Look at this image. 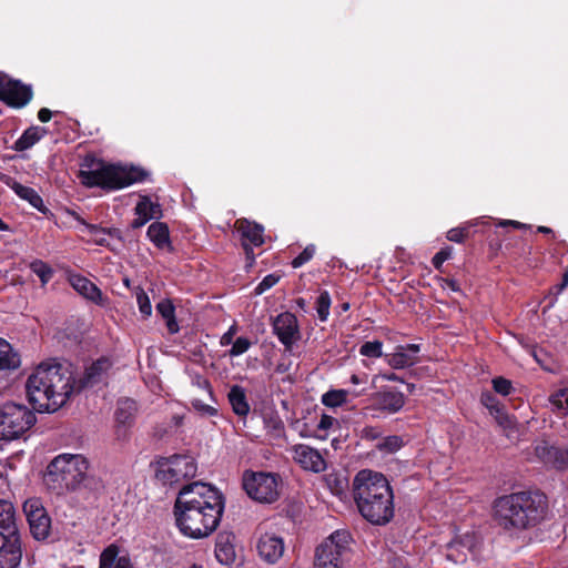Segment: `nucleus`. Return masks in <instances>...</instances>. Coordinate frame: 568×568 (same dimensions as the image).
Masks as SVG:
<instances>
[{
	"mask_svg": "<svg viewBox=\"0 0 568 568\" xmlns=\"http://www.w3.org/2000/svg\"><path fill=\"white\" fill-rule=\"evenodd\" d=\"M110 367L108 358H99L77 379L71 364L57 359L43 362L28 377L26 389L29 402L40 413L57 412L71 396L100 383Z\"/></svg>",
	"mask_w": 568,
	"mask_h": 568,
	"instance_id": "f257e3e1",
	"label": "nucleus"
},
{
	"mask_svg": "<svg viewBox=\"0 0 568 568\" xmlns=\"http://www.w3.org/2000/svg\"><path fill=\"white\" fill-rule=\"evenodd\" d=\"M223 510V495L202 481L184 485L174 504L176 526L193 539L210 536L220 525Z\"/></svg>",
	"mask_w": 568,
	"mask_h": 568,
	"instance_id": "f03ea898",
	"label": "nucleus"
},
{
	"mask_svg": "<svg viewBox=\"0 0 568 568\" xmlns=\"http://www.w3.org/2000/svg\"><path fill=\"white\" fill-rule=\"evenodd\" d=\"M493 510L501 529L517 532L532 528L546 518L548 499L539 490L511 493L496 498Z\"/></svg>",
	"mask_w": 568,
	"mask_h": 568,
	"instance_id": "7ed1b4c3",
	"label": "nucleus"
},
{
	"mask_svg": "<svg viewBox=\"0 0 568 568\" xmlns=\"http://www.w3.org/2000/svg\"><path fill=\"white\" fill-rule=\"evenodd\" d=\"M354 499L361 515L374 525H385L394 516L393 491L382 473L361 470L353 481Z\"/></svg>",
	"mask_w": 568,
	"mask_h": 568,
	"instance_id": "20e7f679",
	"label": "nucleus"
},
{
	"mask_svg": "<svg viewBox=\"0 0 568 568\" xmlns=\"http://www.w3.org/2000/svg\"><path fill=\"white\" fill-rule=\"evenodd\" d=\"M82 183L87 186H99L108 190H120L133 183L146 180L149 173L136 166L103 165L99 169L81 171Z\"/></svg>",
	"mask_w": 568,
	"mask_h": 568,
	"instance_id": "39448f33",
	"label": "nucleus"
},
{
	"mask_svg": "<svg viewBox=\"0 0 568 568\" xmlns=\"http://www.w3.org/2000/svg\"><path fill=\"white\" fill-rule=\"evenodd\" d=\"M352 540L347 530L332 532L317 546L314 568H344L349 559Z\"/></svg>",
	"mask_w": 568,
	"mask_h": 568,
	"instance_id": "423d86ee",
	"label": "nucleus"
},
{
	"mask_svg": "<svg viewBox=\"0 0 568 568\" xmlns=\"http://www.w3.org/2000/svg\"><path fill=\"white\" fill-rule=\"evenodd\" d=\"M34 413L24 405L6 403L0 406V440L22 436L36 423Z\"/></svg>",
	"mask_w": 568,
	"mask_h": 568,
	"instance_id": "0eeeda50",
	"label": "nucleus"
},
{
	"mask_svg": "<svg viewBox=\"0 0 568 568\" xmlns=\"http://www.w3.org/2000/svg\"><path fill=\"white\" fill-rule=\"evenodd\" d=\"M242 481L246 494L258 503L272 504L278 498L281 478L277 474L245 471Z\"/></svg>",
	"mask_w": 568,
	"mask_h": 568,
	"instance_id": "6e6552de",
	"label": "nucleus"
},
{
	"mask_svg": "<svg viewBox=\"0 0 568 568\" xmlns=\"http://www.w3.org/2000/svg\"><path fill=\"white\" fill-rule=\"evenodd\" d=\"M405 395L396 389H383L373 394L368 404L364 407L373 417L393 415L398 413L405 405Z\"/></svg>",
	"mask_w": 568,
	"mask_h": 568,
	"instance_id": "1a4fd4ad",
	"label": "nucleus"
},
{
	"mask_svg": "<svg viewBox=\"0 0 568 568\" xmlns=\"http://www.w3.org/2000/svg\"><path fill=\"white\" fill-rule=\"evenodd\" d=\"M23 511L28 519L30 531L38 540L49 536L51 520L39 498H29L23 504Z\"/></svg>",
	"mask_w": 568,
	"mask_h": 568,
	"instance_id": "9d476101",
	"label": "nucleus"
},
{
	"mask_svg": "<svg viewBox=\"0 0 568 568\" xmlns=\"http://www.w3.org/2000/svg\"><path fill=\"white\" fill-rule=\"evenodd\" d=\"M272 328L287 352H291L293 345L301 338L297 318L290 312L275 316L272 322Z\"/></svg>",
	"mask_w": 568,
	"mask_h": 568,
	"instance_id": "9b49d317",
	"label": "nucleus"
},
{
	"mask_svg": "<svg viewBox=\"0 0 568 568\" xmlns=\"http://www.w3.org/2000/svg\"><path fill=\"white\" fill-rule=\"evenodd\" d=\"M235 229L241 235L242 246L250 263L255 261L253 247L261 246L264 243L263 225L252 222L247 219H239L235 222Z\"/></svg>",
	"mask_w": 568,
	"mask_h": 568,
	"instance_id": "f8f14e48",
	"label": "nucleus"
},
{
	"mask_svg": "<svg viewBox=\"0 0 568 568\" xmlns=\"http://www.w3.org/2000/svg\"><path fill=\"white\" fill-rule=\"evenodd\" d=\"M32 95L30 85L19 80H6L0 77V100L7 105L16 109L23 108L31 101Z\"/></svg>",
	"mask_w": 568,
	"mask_h": 568,
	"instance_id": "ddd939ff",
	"label": "nucleus"
},
{
	"mask_svg": "<svg viewBox=\"0 0 568 568\" xmlns=\"http://www.w3.org/2000/svg\"><path fill=\"white\" fill-rule=\"evenodd\" d=\"M155 478L164 486L180 485L196 476V464H159Z\"/></svg>",
	"mask_w": 568,
	"mask_h": 568,
	"instance_id": "4468645a",
	"label": "nucleus"
},
{
	"mask_svg": "<svg viewBox=\"0 0 568 568\" xmlns=\"http://www.w3.org/2000/svg\"><path fill=\"white\" fill-rule=\"evenodd\" d=\"M419 352V344L397 345L394 353L386 354L384 357L392 368L404 369L412 367L419 362L417 356Z\"/></svg>",
	"mask_w": 568,
	"mask_h": 568,
	"instance_id": "2eb2a0df",
	"label": "nucleus"
},
{
	"mask_svg": "<svg viewBox=\"0 0 568 568\" xmlns=\"http://www.w3.org/2000/svg\"><path fill=\"white\" fill-rule=\"evenodd\" d=\"M135 219L131 222L132 229H140L153 219L162 217V209L158 202L151 201L148 195H141L134 207Z\"/></svg>",
	"mask_w": 568,
	"mask_h": 568,
	"instance_id": "dca6fc26",
	"label": "nucleus"
},
{
	"mask_svg": "<svg viewBox=\"0 0 568 568\" xmlns=\"http://www.w3.org/2000/svg\"><path fill=\"white\" fill-rule=\"evenodd\" d=\"M258 555L268 564H275L284 554L283 539L274 534H264L257 542Z\"/></svg>",
	"mask_w": 568,
	"mask_h": 568,
	"instance_id": "f3484780",
	"label": "nucleus"
},
{
	"mask_svg": "<svg viewBox=\"0 0 568 568\" xmlns=\"http://www.w3.org/2000/svg\"><path fill=\"white\" fill-rule=\"evenodd\" d=\"M235 536L231 532H220L216 537L215 557L222 565L234 564L236 555L234 548Z\"/></svg>",
	"mask_w": 568,
	"mask_h": 568,
	"instance_id": "a211bd4d",
	"label": "nucleus"
},
{
	"mask_svg": "<svg viewBox=\"0 0 568 568\" xmlns=\"http://www.w3.org/2000/svg\"><path fill=\"white\" fill-rule=\"evenodd\" d=\"M0 568H17L21 561L20 538H2Z\"/></svg>",
	"mask_w": 568,
	"mask_h": 568,
	"instance_id": "6ab92c4d",
	"label": "nucleus"
},
{
	"mask_svg": "<svg viewBox=\"0 0 568 568\" xmlns=\"http://www.w3.org/2000/svg\"><path fill=\"white\" fill-rule=\"evenodd\" d=\"M4 183L22 200L30 203L32 207L38 210L41 213H45L48 209L43 204L42 197L39 195V193L30 187L22 185L21 183L17 182L12 178H7Z\"/></svg>",
	"mask_w": 568,
	"mask_h": 568,
	"instance_id": "aec40b11",
	"label": "nucleus"
},
{
	"mask_svg": "<svg viewBox=\"0 0 568 568\" xmlns=\"http://www.w3.org/2000/svg\"><path fill=\"white\" fill-rule=\"evenodd\" d=\"M0 535L2 538H20L14 518V507L7 500H0Z\"/></svg>",
	"mask_w": 568,
	"mask_h": 568,
	"instance_id": "412c9836",
	"label": "nucleus"
},
{
	"mask_svg": "<svg viewBox=\"0 0 568 568\" xmlns=\"http://www.w3.org/2000/svg\"><path fill=\"white\" fill-rule=\"evenodd\" d=\"M474 547V537L465 535L458 540H453L446 545V558L455 564H463L467 559V551Z\"/></svg>",
	"mask_w": 568,
	"mask_h": 568,
	"instance_id": "4be33fe9",
	"label": "nucleus"
},
{
	"mask_svg": "<svg viewBox=\"0 0 568 568\" xmlns=\"http://www.w3.org/2000/svg\"><path fill=\"white\" fill-rule=\"evenodd\" d=\"M62 476L65 479L61 483V493L79 488L87 479L79 464H62Z\"/></svg>",
	"mask_w": 568,
	"mask_h": 568,
	"instance_id": "5701e85b",
	"label": "nucleus"
},
{
	"mask_svg": "<svg viewBox=\"0 0 568 568\" xmlns=\"http://www.w3.org/2000/svg\"><path fill=\"white\" fill-rule=\"evenodd\" d=\"M535 453L540 462H568V448L564 449L547 440L539 442L535 447Z\"/></svg>",
	"mask_w": 568,
	"mask_h": 568,
	"instance_id": "b1692460",
	"label": "nucleus"
},
{
	"mask_svg": "<svg viewBox=\"0 0 568 568\" xmlns=\"http://www.w3.org/2000/svg\"><path fill=\"white\" fill-rule=\"evenodd\" d=\"M73 288L85 298L92 301L97 305L104 304V297L100 288L90 280L83 276H77L72 280Z\"/></svg>",
	"mask_w": 568,
	"mask_h": 568,
	"instance_id": "393cba45",
	"label": "nucleus"
},
{
	"mask_svg": "<svg viewBox=\"0 0 568 568\" xmlns=\"http://www.w3.org/2000/svg\"><path fill=\"white\" fill-rule=\"evenodd\" d=\"M99 568H133L128 557H119L115 545L108 546L100 555Z\"/></svg>",
	"mask_w": 568,
	"mask_h": 568,
	"instance_id": "a878e982",
	"label": "nucleus"
},
{
	"mask_svg": "<svg viewBox=\"0 0 568 568\" xmlns=\"http://www.w3.org/2000/svg\"><path fill=\"white\" fill-rule=\"evenodd\" d=\"M136 409L135 400L131 398L120 399L114 414L118 426L130 427L134 422Z\"/></svg>",
	"mask_w": 568,
	"mask_h": 568,
	"instance_id": "bb28decb",
	"label": "nucleus"
},
{
	"mask_svg": "<svg viewBox=\"0 0 568 568\" xmlns=\"http://www.w3.org/2000/svg\"><path fill=\"white\" fill-rule=\"evenodd\" d=\"M227 399L237 416L245 417L250 413V404L242 386L233 385L229 390Z\"/></svg>",
	"mask_w": 568,
	"mask_h": 568,
	"instance_id": "cd10ccee",
	"label": "nucleus"
},
{
	"mask_svg": "<svg viewBox=\"0 0 568 568\" xmlns=\"http://www.w3.org/2000/svg\"><path fill=\"white\" fill-rule=\"evenodd\" d=\"M20 366V356L12 346L3 338H0V372L14 371Z\"/></svg>",
	"mask_w": 568,
	"mask_h": 568,
	"instance_id": "c85d7f7f",
	"label": "nucleus"
},
{
	"mask_svg": "<svg viewBox=\"0 0 568 568\" xmlns=\"http://www.w3.org/2000/svg\"><path fill=\"white\" fill-rule=\"evenodd\" d=\"M47 133V130L41 126H30L22 135L14 142L13 149L16 151H26L39 142Z\"/></svg>",
	"mask_w": 568,
	"mask_h": 568,
	"instance_id": "c756f323",
	"label": "nucleus"
},
{
	"mask_svg": "<svg viewBox=\"0 0 568 568\" xmlns=\"http://www.w3.org/2000/svg\"><path fill=\"white\" fill-rule=\"evenodd\" d=\"M146 236L158 248L170 246V233L165 223L153 222L148 227Z\"/></svg>",
	"mask_w": 568,
	"mask_h": 568,
	"instance_id": "7c9ffc66",
	"label": "nucleus"
},
{
	"mask_svg": "<svg viewBox=\"0 0 568 568\" xmlns=\"http://www.w3.org/2000/svg\"><path fill=\"white\" fill-rule=\"evenodd\" d=\"M156 312L162 316L165 321L168 331L171 334H175L179 332L180 327L178 321L175 318V307L171 300H162L155 306Z\"/></svg>",
	"mask_w": 568,
	"mask_h": 568,
	"instance_id": "2f4dec72",
	"label": "nucleus"
},
{
	"mask_svg": "<svg viewBox=\"0 0 568 568\" xmlns=\"http://www.w3.org/2000/svg\"><path fill=\"white\" fill-rule=\"evenodd\" d=\"M64 479L62 476V464H48L43 473V483L48 489L61 494V483Z\"/></svg>",
	"mask_w": 568,
	"mask_h": 568,
	"instance_id": "473e14b6",
	"label": "nucleus"
},
{
	"mask_svg": "<svg viewBox=\"0 0 568 568\" xmlns=\"http://www.w3.org/2000/svg\"><path fill=\"white\" fill-rule=\"evenodd\" d=\"M324 480L331 493L336 496L343 495L348 487V477L345 469L326 474Z\"/></svg>",
	"mask_w": 568,
	"mask_h": 568,
	"instance_id": "72a5a7b5",
	"label": "nucleus"
},
{
	"mask_svg": "<svg viewBox=\"0 0 568 568\" xmlns=\"http://www.w3.org/2000/svg\"><path fill=\"white\" fill-rule=\"evenodd\" d=\"M348 394L346 389H332L322 396V403L327 407L342 406L347 402Z\"/></svg>",
	"mask_w": 568,
	"mask_h": 568,
	"instance_id": "f704fd0d",
	"label": "nucleus"
},
{
	"mask_svg": "<svg viewBox=\"0 0 568 568\" xmlns=\"http://www.w3.org/2000/svg\"><path fill=\"white\" fill-rule=\"evenodd\" d=\"M30 270L40 278L42 285L49 283L54 273L52 267L42 260L32 261Z\"/></svg>",
	"mask_w": 568,
	"mask_h": 568,
	"instance_id": "c9c22d12",
	"label": "nucleus"
},
{
	"mask_svg": "<svg viewBox=\"0 0 568 568\" xmlns=\"http://www.w3.org/2000/svg\"><path fill=\"white\" fill-rule=\"evenodd\" d=\"M359 354L369 358H379L383 356V343L381 341H367L359 347Z\"/></svg>",
	"mask_w": 568,
	"mask_h": 568,
	"instance_id": "e433bc0d",
	"label": "nucleus"
},
{
	"mask_svg": "<svg viewBox=\"0 0 568 568\" xmlns=\"http://www.w3.org/2000/svg\"><path fill=\"white\" fill-rule=\"evenodd\" d=\"M331 308V295L327 291H322L316 298V312L318 318L325 322L328 318Z\"/></svg>",
	"mask_w": 568,
	"mask_h": 568,
	"instance_id": "4c0bfd02",
	"label": "nucleus"
},
{
	"mask_svg": "<svg viewBox=\"0 0 568 568\" xmlns=\"http://www.w3.org/2000/svg\"><path fill=\"white\" fill-rule=\"evenodd\" d=\"M404 445L403 438L397 435L387 436L384 439H382L376 447L385 453H395L399 450Z\"/></svg>",
	"mask_w": 568,
	"mask_h": 568,
	"instance_id": "58836bf2",
	"label": "nucleus"
},
{
	"mask_svg": "<svg viewBox=\"0 0 568 568\" xmlns=\"http://www.w3.org/2000/svg\"><path fill=\"white\" fill-rule=\"evenodd\" d=\"M136 303L139 306V311L143 317L146 318V317L151 316V314H152L151 301H150L148 294L142 288H139V291L136 292Z\"/></svg>",
	"mask_w": 568,
	"mask_h": 568,
	"instance_id": "ea45409f",
	"label": "nucleus"
},
{
	"mask_svg": "<svg viewBox=\"0 0 568 568\" xmlns=\"http://www.w3.org/2000/svg\"><path fill=\"white\" fill-rule=\"evenodd\" d=\"M251 345L252 343L248 338L240 336L232 343V347L229 351V354L231 357H237L247 352Z\"/></svg>",
	"mask_w": 568,
	"mask_h": 568,
	"instance_id": "a19ab883",
	"label": "nucleus"
},
{
	"mask_svg": "<svg viewBox=\"0 0 568 568\" xmlns=\"http://www.w3.org/2000/svg\"><path fill=\"white\" fill-rule=\"evenodd\" d=\"M336 423H337V420L334 417L326 415V414H322L320 422L317 424L316 436L318 438H325L327 436V432Z\"/></svg>",
	"mask_w": 568,
	"mask_h": 568,
	"instance_id": "79ce46f5",
	"label": "nucleus"
},
{
	"mask_svg": "<svg viewBox=\"0 0 568 568\" xmlns=\"http://www.w3.org/2000/svg\"><path fill=\"white\" fill-rule=\"evenodd\" d=\"M480 402L486 408L489 409L491 415L504 408L499 400L490 392L483 393L480 396Z\"/></svg>",
	"mask_w": 568,
	"mask_h": 568,
	"instance_id": "37998d69",
	"label": "nucleus"
},
{
	"mask_svg": "<svg viewBox=\"0 0 568 568\" xmlns=\"http://www.w3.org/2000/svg\"><path fill=\"white\" fill-rule=\"evenodd\" d=\"M550 402L559 415L567 414L568 396L564 390H560L552 395Z\"/></svg>",
	"mask_w": 568,
	"mask_h": 568,
	"instance_id": "c03bdc74",
	"label": "nucleus"
},
{
	"mask_svg": "<svg viewBox=\"0 0 568 568\" xmlns=\"http://www.w3.org/2000/svg\"><path fill=\"white\" fill-rule=\"evenodd\" d=\"M315 254V245H307L295 258L292 261V266L294 268H298L303 266L305 263L311 261Z\"/></svg>",
	"mask_w": 568,
	"mask_h": 568,
	"instance_id": "a18cd8bd",
	"label": "nucleus"
},
{
	"mask_svg": "<svg viewBox=\"0 0 568 568\" xmlns=\"http://www.w3.org/2000/svg\"><path fill=\"white\" fill-rule=\"evenodd\" d=\"M493 388L496 393L507 396L513 390L511 382L504 377H496L491 381Z\"/></svg>",
	"mask_w": 568,
	"mask_h": 568,
	"instance_id": "49530a36",
	"label": "nucleus"
},
{
	"mask_svg": "<svg viewBox=\"0 0 568 568\" xmlns=\"http://www.w3.org/2000/svg\"><path fill=\"white\" fill-rule=\"evenodd\" d=\"M280 281V276L276 274L266 275L254 288L256 295H261L267 290L272 288Z\"/></svg>",
	"mask_w": 568,
	"mask_h": 568,
	"instance_id": "de8ad7c7",
	"label": "nucleus"
},
{
	"mask_svg": "<svg viewBox=\"0 0 568 568\" xmlns=\"http://www.w3.org/2000/svg\"><path fill=\"white\" fill-rule=\"evenodd\" d=\"M497 423L504 428V429H513L515 427V420L514 418L508 415L504 408H501L499 412L494 414Z\"/></svg>",
	"mask_w": 568,
	"mask_h": 568,
	"instance_id": "09e8293b",
	"label": "nucleus"
},
{
	"mask_svg": "<svg viewBox=\"0 0 568 568\" xmlns=\"http://www.w3.org/2000/svg\"><path fill=\"white\" fill-rule=\"evenodd\" d=\"M191 382H192L193 386L204 389L210 394V396H213V389H212L211 383L203 375H201L199 373L193 374L191 376Z\"/></svg>",
	"mask_w": 568,
	"mask_h": 568,
	"instance_id": "8fccbe9b",
	"label": "nucleus"
},
{
	"mask_svg": "<svg viewBox=\"0 0 568 568\" xmlns=\"http://www.w3.org/2000/svg\"><path fill=\"white\" fill-rule=\"evenodd\" d=\"M297 454L307 459L311 463L314 462H324L320 455V453L308 446H300L297 448Z\"/></svg>",
	"mask_w": 568,
	"mask_h": 568,
	"instance_id": "3c124183",
	"label": "nucleus"
},
{
	"mask_svg": "<svg viewBox=\"0 0 568 568\" xmlns=\"http://www.w3.org/2000/svg\"><path fill=\"white\" fill-rule=\"evenodd\" d=\"M192 406H193V408L195 410L200 412L203 415H207V416H215V415H217V409L216 408H214L211 405H207V404L203 403L201 399H193L192 400Z\"/></svg>",
	"mask_w": 568,
	"mask_h": 568,
	"instance_id": "603ef678",
	"label": "nucleus"
},
{
	"mask_svg": "<svg viewBox=\"0 0 568 568\" xmlns=\"http://www.w3.org/2000/svg\"><path fill=\"white\" fill-rule=\"evenodd\" d=\"M467 234V227H455L447 232V239L452 242L462 243Z\"/></svg>",
	"mask_w": 568,
	"mask_h": 568,
	"instance_id": "864d4df0",
	"label": "nucleus"
},
{
	"mask_svg": "<svg viewBox=\"0 0 568 568\" xmlns=\"http://www.w3.org/2000/svg\"><path fill=\"white\" fill-rule=\"evenodd\" d=\"M50 462H88V459L81 454H59L54 456Z\"/></svg>",
	"mask_w": 568,
	"mask_h": 568,
	"instance_id": "5fc2aeb1",
	"label": "nucleus"
},
{
	"mask_svg": "<svg viewBox=\"0 0 568 568\" xmlns=\"http://www.w3.org/2000/svg\"><path fill=\"white\" fill-rule=\"evenodd\" d=\"M71 215L79 222L81 223L82 225H84L91 233H99V232H102V233H105V230L99 227L98 225H93V224H89L87 223L79 214H77L75 212H71Z\"/></svg>",
	"mask_w": 568,
	"mask_h": 568,
	"instance_id": "6e6d98bb",
	"label": "nucleus"
},
{
	"mask_svg": "<svg viewBox=\"0 0 568 568\" xmlns=\"http://www.w3.org/2000/svg\"><path fill=\"white\" fill-rule=\"evenodd\" d=\"M449 253L446 252V251H439L438 253L435 254V256L433 257V265L435 268L439 270V267L442 266V264L449 258Z\"/></svg>",
	"mask_w": 568,
	"mask_h": 568,
	"instance_id": "4d7b16f0",
	"label": "nucleus"
},
{
	"mask_svg": "<svg viewBox=\"0 0 568 568\" xmlns=\"http://www.w3.org/2000/svg\"><path fill=\"white\" fill-rule=\"evenodd\" d=\"M236 325H232L226 333L223 334V336L221 337V345L223 346H226V345H230L232 344L234 341H233V337L236 333Z\"/></svg>",
	"mask_w": 568,
	"mask_h": 568,
	"instance_id": "13d9d810",
	"label": "nucleus"
},
{
	"mask_svg": "<svg viewBox=\"0 0 568 568\" xmlns=\"http://www.w3.org/2000/svg\"><path fill=\"white\" fill-rule=\"evenodd\" d=\"M304 469L313 473H322L326 471L327 464H304Z\"/></svg>",
	"mask_w": 568,
	"mask_h": 568,
	"instance_id": "bf43d9fd",
	"label": "nucleus"
},
{
	"mask_svg": "<svg viewBox=\"0 0 568 568\" xmlns=\"http://www.w3.org/2000/svg\"><path fill=\"white\" fill-rule=\"evenodd\" d=\"M444 288L450 290L452 292H459V283L456 280L453 278H445L444 280Z\"/></svg>",
	"mask_w": 568,
	"mask_h": 568,
	"instance_id": "052dcab7",
	"label": "nucleus"
},
{
	"mask_svg": "<svg viewBox=\"0 0 568 568\" xmlns=\"http://www.w3.org/2000/svg\"><path fill=\"white\" fill-rule=\"evenodd\" d=\"M51 116L52 112L47 108H42L38 112V119L43 123L50 121Z\"/></svg>",
	"mask_w": 568,
	"mask_h": 568,
	"instance_id": "680f3d73",
	"label": "nucleus"
},
{
	"mask_svg": "<svg viewBox=\"0 0 568 568\" xmlns=\"http://www.w3.org/2000/svg\"><path fill=\"white\" fill-rule=\"evenodd\" d=\"M500 226H513L515 229H525L527 227L526 224H523L518 221H514V220H504L499 223Z\"/></svg>",
	"mask_w": 568,
	"mask_h": 568,
	"instance_id": "e2e57ef3",
	"label": "nucleus"
},
{
	"mask_svg": "<svg viewBox=\"0 0 568 568\" xmlns=\"http://www.w3.org/2000/svg\"><path fill=\"white\" fill-rule=\"evenodd\" d=\"M382 378L384 381H388V382H399V383H403V378L399 377L397 374L395 373H384L382 374Z\"/></svg>",
	"mask_w": 568,
	"mask_h": 568,
	"instance_id": "0e129e2a",
	"label": "nucleus"
},
{
	"mask_svg": "<svg viewBox=\"0 0 568 568\" xmlns=\"http://www.w3.org/2000/svg\"><path fill=\"white\" fill-rule=\"evenodd\" d=\"M567 286H565V283H559V284H556L554 287H552V291H554V294L557 296L559 295L560 293H562V291L566 288Z\"/></svg>",
	"mask_w": 568,
	"mask_h": 568,
	"instance_id": "69168bd1",
	"label": "nucleus"
},
{
	"mask_svg": "<svg viewBox=\"0 0 568 568\" xmlns=\"http://www.w3.org/2000/svg\"><path fill=\"white\" fill-rule=\"evenodd\" d=\"M364 381L356 374H353L351 376V383L354 384V385H357V384H361L363 383Z\"/></svg>",
	"mask_w": 568,
	"mask_h": 568,
	"instance_id": "338daca9",
	"label": "nucleus"
},
{
	"mask_svg": "<svg viewBox=\"0 0 568 568\" xmlns=\"http://www.w3.org/2000/svg\"><path fill=\"white\" fill-rule=\"evenodd\" d=\"M367 436L372 438H376L378 436V432L375 428L365 429Z\"/></svg>",
	"mask_w": 568,
	"mask_h": 568,
	"instance_id": "774afa93",
	"label": "nucleus"
}]
</instances>
